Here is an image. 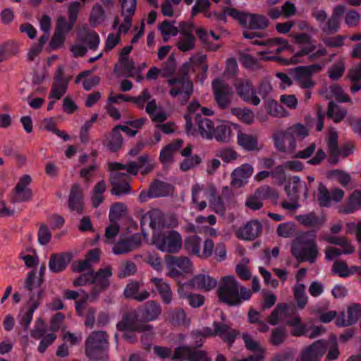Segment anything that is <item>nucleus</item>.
Returning <instances> with one entry per match:
<instances>
[{"mask_svg": "<svg viewBox=\"0 0 361 361\" xmlns=\"http://www.w3.org/2000/svg\"><path fill=\"white\" fill-rule=\"evenodd\" d=\"M165 262L167 276L172 279H177L192 270V262L186 257L168 255L165 257Z\"/></svg>", "mask_w": 361, "mask_h": 361, "instance_id": "11", "label": "nucleus"}, {"mask_svg": "<svg viewBox=\"0 0 361 361\" xmlns=\"http://www.w3.org/2000/svg\"><path fill=\"white\" fill-rule=\"evenodd\" d=\"M150 283L155 287L164 304H170L173 300V293L170 284L162 278L153 277Z\"/></svg>", "mask_w": 361, "mask_h": 361, "instance_id": "32", "label": "nucleus"}, {"mask_svg": "<svg viewBox=\"0 0 361 361\" xmlns=\"http://www.w3.org/2000/svg\"><path fill=\"white\" fill-rule=\"evenodd\" d=\"M202 239L197 235H190L185 240V248L192 254L199 256Z\"/></svg>", "mask_w": 361, "mask_h": 361, "instance_id": "56", "label": "nucleus"}, {"mask_svg": "<svg viewBox=\"0 0 361 361\" xmlns=\"http://www.w3.org/2000/svg\"><path fill=\"white\" fill-rule=\"evenodd\" d=\"M308 135L309 130L304 125L294 124L273 135L274 147L281 152L293 154L296 149V139H303Z\"/></svg>", "mask_w": 361, "mask_h": 361, "instance_id": "3", "label": "nucleus"}, {"mask_svg": "<svg viewBox=\"0 0 361 361\" xmlns=\"http://www.w3.org/2000/svg\"><path fill=\"white\" fill-rule=\"evenodd\" d=\"M162 311L160 304L154 300H149L145 303L142 312V316L146 321H154L161 314Z\"/></svg>", "mask_w": 361, "mask_h": 361, "instance_id": "41", "label": "nucleus"}, {"mask_svg": "<svg viewBox=\"0 0 361 361\" xmlns=\"http://www.w3.org/2000/svg\"><path fill=\"white\" fill-rule=\"evenodd\" d=\"M361 209V191L354 190L340 205L338 211L340 214H350Z\"/></svg>", "mask_w": 361, "mask_h": 361, "instance_id": "28", "label": "nucleus"}, {"mask_svg": "<svg viewBox=\"0 0 361 361\" xmlns=\"http://www.w3.org/2000/svg\"><path fill=\"white\" fill-rule=\"evenodd\" d=\"M171 360H182L187 361L211 360L206 351L197 350L195 347L180 345L175 348Z\"/></svg>", "mask_w": 361, "mask_h": 361, "instance_id": "15", "label": "nucleus"}, {"mask_svg": "<svg viewBox=\"0 0 361 361\" xmlns=\"http://www.w3.org/2000/svg\"><path fill=\"white\" fill-rule=\"evenodd\" d=\"M169 94L181 104H185L193 93V84L185 76L172 78L168 80Z\"/></svg>", "mask_w": 361, "mask_h": 361, "instance_id": "9", "label": "nucleus"}, {"mask_svg": "<svg viewBox=\"0 0 361 361\" xmlns=\"http://www.w3.org/2000/svg\"><path fill=\"white\" fill-rule=\"evenodd\" d=\"M44 266L42 264L39 269L29 271L25 280V288L31 292L41 287L44 281Z\"/></svg>", "mask_w": 361, "mask_h": 361, "instance_id": "29", "label": "nucleus"}, {"mask_svg": "<svg viewBox=\"0 0 361 361\" xmlns=\"http://www.w3.org/2000/svg\"><path fill=\"white\" fill-rule=\"evenodd\" d=\"M255 195L261 200L264 199H278L279 195L275 190L272 189L270 186L264 185L258 188L255 192Z\"/></svg>", "mask_w": 361, "mask_h": 361, "instance_id": "63", "label": "nucleus"}, {"mask_svg": "<svg viewBox=\"0 0 361 361\" xmlns=\"http://www.w3.org/2000/svg\"><path fill=\"white\" fill-rule=\"evenodd\" d=\"M192 200L197 204L200 211L204 210L207 207L204 199H212L216 195L217 190L214 185L210 183L204 185L200 183H195L192 186Z\"/></svg>", "mask_w": 361, "mask_h": 361, "instance_id": "13", "label": "nucleus"}, {"mask_svg": "<svg viewBox=\"0 0 361 361\" xmlns=\"http://www.w3.org/2000/svg\"><path fill=\"white\" fill-rule=\"evenodd\" d=\"M70 262V258L66 255H54L50 257L49 266L51 271L59 272L64 270Z\"/></svg>", "mask_w": 361, "mask_h": 361, "instance_id": "45", "label": "nucleus"}, {"mask_svg": "<svg viewBox=\"0 0 361 361\" xmlns=\"http://www.w3.org/2000/svg\"><path fill=\"white\" fill-rule=\"evenodd\" d=\"M243 339L244 341L245 347L250 351L256 352L257 353L264 354V349L261 346L259 341H255L249 334H243Z\"/></svg>", "mask_w": 361, "mask_h": 361, "instance_id": "64", "label": "nucleus"}, {"mask_svg": "<svg viewBox=\"0 0 361 361\" xmlns=\"http://www.w3.org/2000/svg\"><path fill=\"white\" fill-rule=\"evenodd\" d=\"M109 336L104 331L92 332L85 341V353L91 361L109 358Z\"/></svg>", "mask_w": 361, "mask_h": 361, "instance_id": "6", "label": "nucleus"}, {"mask_svg": "<svg viewBox=\"0 0 361 361\" xmlns=\"http://www.w3.org/2000/svg\"><path fill=\"white\" fill-rule=\"evenodd\" d=\"M82 189L79 183H74L71 189L68 205L72 211L78 213L83 209Z\"/></svg>", "mask_w": 361, "mask_h": 361, "instance_id": "33", "label": "nucleus"}, {"mask_svg": "<svg viewBox=\"0 0 361 361\" xmlns=\"http://www.w3.org/2000/svg\"><path fill=\"white\" fill-rule=\"evenodd\" d=\"M187 24L184 22L180 23V36L177 42L178 48L183 52L192 50L195 47V39L194 35L188 30Z\"/></svg>", "mask_w": 361, "mask_h": 361, "instance_id": "30", "label": "nucleus"}, {"mask_svg": "<svg viewBox=\"0 0 361 361\" xmlns=\"http://www.w3.org/2000/svg\"><path fill=\"white\" fill-rule=\"evenodd\" d=\"M111 171L110 183L113 185L111 190L112 195L120 196L130 192L129 184L130 175L135 176L138 172V166L133 162L122 164L117 162L111 163L109 166Z\"/></svg>", "mask_w": 361, "mask_h": 361, "instance_id": "2", "label": "nucleus"}, {"mask_svg": "<svg viewBox=\"0 0 361 361\" xmlns=\"http://www.w3.org/2000/svg\"><path fill=\"white\" fill-rule=\"evenodd\" d=\"M286 336V329L283 327H277L272 330L269 341L274 345H279L284 342Z\"/></svg>", "mask_w": 361, "mask_h": 361, "instance_id": "62", "label": "nucleus"}, {"mask_svg": "<svg viewBox=\"0 0 361 361\" xmlns=\"http://www.w3.org/2000/svg\"><path fill=\"white\" fill-rule=\"evenodd\" d=\"M152 240L157 249L171 254L178 252L183 245L181 235L174 230L165 233L156 232L152 235Z\"/></svg>", "mask_w": 361, "mask_h": 361, "instance_id": "7", "label": "nucleus"}, {"mask_svg": "<svg viewBox=\"0 0 361 361\" xmlns=\"http://www.w3.org/2000/svg\"><path fill=\"white\" fill-rule=\"evenodd\" d=\"M185 118L186 120L185 131L188 135L194 136L197 133H199L204 139H213L214 123L211 119L202 117V116H197L195 117L197 124L196 129L192 127L191 119L188 115H185Z\"/></svg>", "mask_w": 361, "mask_h": 361, "instance_id": "10", "label": "nucleus"}, {"mask_svg": "<svg viewBox=\"0 0 361 361\" xmlns=\"http://www.w3.org/2000/svg\"><path fill=\"white\" fill-rule=\"evenodd\" d=\"M111 275L112 271L110 267L99 269L95 274L92 272V283L94 286L90 294L82 291V297L79 300L75 301V309L79 315L83 314V310L87 301L94 302L97 300L100 293L109 287Z\"/></svg>", "mask_w": 361, "mask_h": 361, "instance_id": "5", "label": "nucleus"}, {"mask_svg": "<svg viewBox=\"0 0 361 361\" xmlns=\"http://www.w3.org/2000/svg\"><path fill=\"white\" fill-rule=\"evenodd\" d=\"M174 24V21L164 20L159 25V30L165 42L168 41L171 36H176L178 35V28Z\"/></svg>", "mask_w": 361, "mask_h": 361, "instance_id": "51", "label": "nucleus"}, {"mask_svg": "<svg viewBox=\"0 0 361 361\" xmlns=\"http://www.w3.org/2000/svg\"><path fill=\"white\" fill-rule=\"evenodd\" d=\"M214 99L221 109L228 108L231 103V97L233 95L232 88L228 84L224 82L220 79H215L212 83Z\"/></svg>", "mask_w": 361, "mask_h": 361, "instance_id": "14", "label": "nucleus"}, {"mask_svg": "<svg viewBox=\"0 0 361 361\" xmlns=\"http://www.w3.org/2000/svg\"><path fill=\"white\" fill-rule=\"evenodd\" d=\"M347 111L345 109H342L336 104L334 102H330L327 111V116L334 120V122L338 123L342 121L346 116Z\"/></svg>", "mask_w": 361, "mask_h": 361, "instance_id": "53", "label": "nucleus"}, {"mask_svg": "<svg viewBox=\"0 0 361 361\" xmlns=\"http://www.w3.org/2000/svg\"><path fill=\"white\" fill-rule=\"evenodd\" d=\"M332 271L340 277L345 278L353 275L351 267H348L344 261H336L332 267Z\"/></svg>", "mask_w": 361, "mask_h": 361, "instance_id": "60", "label": "nucleus"}, {"mask_svg": "<svg viewBox=\"0 0 361 361\" xmlns=\"http://www.w3.org/2000/svg\"><path fill=\"white\" fill-rule=\"evenodd\" d=\"M183 143L182 140L178 139L164 146L160 152V161L164 165L171 164L173 161V154L181 148Z\"/></svg>", "mask_w": 361, "mask_h": 361, "instance_id": "35", "label": "nucleus"}, {"mask_svg": "<svg viewBox=\"0 0 361 361\" xmlns=\"http://www.w3.org/2000/svg\"><path fill=\"white\" fill-rule=\"evenodd\" d=\"M327 348L328 345L326 341H316L301 350L297 361H320L327 350Z\"/></svg>", "mask_w": 361, "mask_h": 361, "instance_id": "17", "label": "nucleus"}, {"mask_svg": "<svg viewBox=\"0 0 361 361\" xmlns=\"http://www.w3.org/2000/svg\"><path fill=\"white\" fill-rule=\"evenodd\" d=\"M141 245V240L139 237L132 235L126 239L119 240L112 248V252L115 255H123L133 251L139 247Z\"/></svg>", "mask_w": 361, "mask_h": 361, "instance_id": "31", "label": "nucleus"}, {"mask_svg": "<svg viewBox=\"0 0 361 361\" xmlns=\"http://www.w3.org/2000/svg\"><path fill=\"white\" fill-rule=\"evenodd\" d=\"M140 283L137 281L129 283L125 290L124 295L128 298H133L137 301L142 302L147 300L149 297V293L144 290L139 292Z\"/></svg>", "mask_w": 361, "mask_h": 361, "instance_id": "38", "label": "nucleus"}, {"mask_svg": "<svg viewBox=\"0 0 361 361\" xmlns=\"http://www.w3.org/2000/svg\"><path fill=\"white\" fill-rule=\"evenodd\" d=\"M238 95L245 102L257 106L260 103V99L256 94V90L253 85L248 81L238 79L234 83Z\"/></svg>", "mask_w": 361, "mask_h": 361, "instance_id": "18", "label": "nucleus"}, {"mask_svg": "<svg viewBox=\"0 0 361 361\" xmlns=\"http://www.w3.org/2000/svg\"><path fill=\"white\" fill-rule=\"evenodd\" d=\"M345 11V5H336L332 11L330 18L326 20L323 31L326 33L336 32L340 29L341 20Z\"/></svg>", "mask_w": 361, "mask_h": 361, "instance_id": "27", "label": "nucleus"}, {"mask_svg": "<svg viewBox=\"0 0 361 361\" xmlns=\"http://www.w3.org/2000/svg\"><path fill=\"white\" fill-rule=\"evenodd\" d=\"M237 142L243 149L247 151L259 149L257 136L245 133L240 130L238 132Z\"/></svg>", "mask_w": 361, "mask_h": 361, "instance_id": "39", "label": "nucleus"}, {"mask_svg": "<svg viewBox=\"0 0 361 361\" xmlns=\"http://www.w3.org/2000/svg\"><path fill=\"white\" fill-rule=\"evenodd\" d=\"M121 4L123 23L119 26V32L126 33L132 25V18L137 7V0H121Z\"/></svg>", "mask_w": 361, "mask_h": 361, "instance_id": "24", "label": "nucleus"}, {"mask_svg": "<svg viewBox=\"0 0 361 361\" xmlns=\"http://www.w3.org/2000/svg\"><path fill=\"white\" fill-rule=\"evenodd\" d=\"M349 80L353 83L350 90L353 92H356L361 90V62L352 68L347 75Z\"/></svg>", "mask_w": 361, "mask_h": 361, "instance_id": "47", "label": "nucleus"}, {"mask_svg": "<svg viewBox=\"0 0 361 361\" xmlns=\"http://www.w3.org/2000/svg\"><path fill=\"white\" fill-rule=\"evenodd\" d=\"M269 49L266 53H281L288 47V42L281 37L269 39Z\"/></svg>", "mask_w": 361, "mask_h": 361, "instance_id": "55", "label": "nucleus"}, {"mask_svg": "<svg viewBox=\"0 0 361 361\" xmlns=\"http://www.w3.org/2000/svg\"><path fill=\"white\" fill-rule=\"evenodd\" d=\"M217 293L220 301L230 306L239 305L252 296L251 290L245 286H240L233 276L222 278Z\"/></svg>", "mask_w": 361, "mask_h": 361, "instance_id": "1", "label": "nucleus"}, {"mask_svg": "<svg viewBox=\"0 0 361 361\" xmlns=\"http://www.w3.org/2000/svg\"><path fill=\"white\" fill-rule=\"evenodd\" d=\"M231 113L237 116V118L241 121L247 123L251 124L254 122L255 115L252 110L245 108L241 109L239 107H235L231 109Z\"/></svg>", "mask_w": 361, "mask_h": 361, "instance_id": "54", "label": "nucleus"}, {"mask_svg": "<svg viewBox=\"0 0 361 361\" xmlns=\"http://www.w3.org/2000/svg\"><path fill=\"white\" fill-rule=\"evenodd\" d=\"M338 134L335 129H331L329 132L328 137V151L330 154L329 162L331 164H336L338 162V156L339 150L338 147Z\"/></svg>", "mask_w": 361, "mask_h": 361, "instance_id": "42", "label": "nucleus"}, {"mask_svg": "<svg viewBox=\"0 0 361 361\" xmlns=\"http://www.w3.org/2000/svg\"><path fill=\"white\" fill-rule=\"evenodd\" d=\"M291 254L299 262L314 263L318 257L315 234L305 232L296 237L291 245Z\"/></svg>", "mask_w": 361, "mask_h": 361, "instance_id": "4", "label": "nucleus"}, {"mask_svg": "<svg viewBox=\"0 0 361 361\" xmlns=\"http://www.w3.org/2000/svg\"><path fill=\"white\" fill-rule=\"evenodd\" d=\"M262 231V226L258 220H251L243 226L239 228L235 235L238 238L251 241L259 237Z\"/></svg>", "mask_w": 361, "mask_h": 361, "instance_id": "23", "label": "nucleus"}, {"mask_svg": "<svg viewBox=\"0 0 361 361\" xmlns=\"http://www.w3.org/2000/svg\"><path fill=\"white\" fill-rule=\"evenodd\" d=\"M214 330L211 332L212 335H218L221 339L228 343L231 345L235 341L238 334L237 331L231 329L229 326L226 324H221L219 322L213 323Z\"/></svg>", "mask_w": 361, "mask_h": 361, "instance_id": "34", "label": "nucleus"}, {"mask_svg": "<svg viewBox=\"0 0 361 361\" xmlns=\"http://www.w3.org/2000/svg\"><path fill=\"white\" fill-rule=\"evenodd\" d=\"M196 34L201 42L207 47L208 49L212 51H216L219 46L215 44H212L210 41V35L207 32V31L203 27H198L196 30Z\"/></svg>", "mask_w": 361, "mask_h": 361, "instance_id": "59", "label": "nucleus"}, {"mask_svg": "<svg viewBox=\"0 0 361 361\" xmlns=\"http://www.w3.org/2000/svg\"><path fill=\"white\" fill-rule=\"evenodd\" d=\"M268 26V20L262 15L247 14V26L252 30L264 29Z\"/></svg>", "mask_w": 361, "mask_h": 361, "instance_id": "48", "label": "nucleus"}, {"mask_svg": "<svg viewBox=\"0 0 361 361\" xmlns=\"http://www.w3.org/2000/svg\"><path fill=\"white\" fill-rule=\"evenodd\" d=\"M264 106L268 114L273 117L283 118L289 115L287 110L276 100L270 99L266 100L264 102Z\"/></svg>", "mask_w": 361, "mask_h": 361, "instance_id": "44", "label": "nucleus"}, {"mask_svg": "<svg viewBox=\"0 0 361 361\" xmlns=\"http://www.w3.org/2000/svg\"><path fill=\"white\" fill-rule=\"evenodd\" d=\"M146 112L149 115L152 121L162 123L167 119L166 114L159 107L154 99L149 101L146 106Z\"/></svg>", "mask_w": 361, "mask_h": 361, "instance_id": "43", "label": "nucleus"}, {"mask_svg": "<svg viewBox=\"0 0 361 361\" xmlns=\"http://www.w3.org/2000/svg\"><path fill=\"white\" fill-rule=\"evenodd\" d=\"M329 177L336 180L343 187H346L351 181L350 176L341 170H333L329 173Z\"/></svg>", "mask_w": 361, "mask_h": 361, "instance_id": "61", "label": "nucleus"}, {"mask_svg": "<svg viewBox=\"0 0 361 361\" xmlns=\"http://www.w3.org/2000/svg\"><path fill=\"white\" fill-rule=\"evenodd\" d=\"M293 290L298 307L301 310L303 309L308 301V297L305 293V286L298 283L294 286Z\"/></svg>", "mask_w": 361, "mask_h": 361, "instance_id": "50", "label": "nucleus"}, {"mask_svg": "<svg viewBox=\"0 0 361 361\" xmlns=\"http://www.w3.org/2000/svg\"><path fill=\"white\" fill-rule=\"evenodd\" d=\"M68 84V80L63 78V68L59 66L56 69L54 81L49 96L50 102L47 106L48 110L52 109L56 102L59 100L66 94Z\"/></svg>", "mask_w": 361, "mask_h": 361, "instance_id": "12", "label": "nucleus"}, {"mask_svg": "<svg viewBox=\"0 0 361 361\" xmlns=\"http://www.w3.org/2000/svg\"><path fill=\"white\" fill-rule=\"evenodd\" d=\"M31 180L29 175H23L19 178L11 199L12 202H27L31 199L32 191L29 188Z\"/></svg>", "mask_w": 361, "mask_h": 361, "instance_id": "20", "label": "nucleus"}, {"mask_svg": "<svg viewBox=\"0 0 361 361\" xmlns=\"http://www.w3.org/2000/svg\"><path fill=\"white\" fill-rule=\"evenodd\" d=\"M152 197H158L167 195L171 190L170 185L163 181L155 180L150 185Z\"/></svg>", "mask_w": 361, "mask_h": 361, "instance_id": "52", "label": "nucleus"}, {"mask_svg": "<svg viewBox=\"0 0 361 361\" xmlns=\"http://www.w3.org/2000/svg\"><path fill=\"white\" fill-rule=\"evenodd\" d=\"M295 218L299 224L307 227L319 228L325 222L324 217H319L314 212L298 215Z\"/></svg>", "mask_w": 361, "mask_h": 361, "instance_id": "40", "label": "nucleus"}, {"mask_svg": "<svg viewBox=\"0 0 361 361\" xmlns=\"http://www.w3.org/2000/svg\"><path fill=\"white\" fill-rule=\"evenodd\" d=\"M285 191L289 198L299 199L302 194L305 199L308 196V190L306 183L302 181L299 177L293 176L285 186Z\"/></svg>", "mask_w": 361, "mask_h": 361, "instance_id": "25", "label": "nucleus"}, {"mask_svg": "<svg viewBox=\"0 0 361 361\" xmlns=\"http://www.w3.org/2000/svg\"><path fill=\"white\" fill-rule=\"evenodd\" d=\"M166 225L164 214L159 209H154L142 215L140 218V226L142 234L145 237L147 235L146 227L149 226L154 231H159Z\"/></svg>", "mask_w": 361, "mask_h": 361, "instance_id": "16", "label": "nucleus"}, {"mask_svg": "<svg viewBox=\"0 0 361 361\" xmlns=\"http://www.w3.org/2000/svg\"><path fill=\"white\" fill-rule=\"evenodd\" d=\"M105 144L111 152H117L121 148L123 137L119 132V126L114 128L109 137L106 140Z\"/></svg>", "mask_w": 361, "mask_h": 361, "instance_id": "46", "label": "nucleus"}, {"mask_svg": "<svg viewBox=\"0 0 361 361\" xmlns=\"http://www.w3.org/2000/svg\"><path fill=\"white\" fill-rule=\"evenodd\" d=\"M287 308L288 306L286 304L277 305L275 310L271 312V314L269 317V323L271 325L278 324L281 320H283L286 313Z\"/></svg>", "mask_w": 361, "mask_h": 361, "instance_id": "57", "label": "nucleus"}, {"mask_svg": "<svg viewBox=\"0 0 361 361\" xmlns=\"http://www.w3.org/2000/svg\"><path fill=\"white\" fill-rule=\"evenodd\" d=\"M190 284L194 288L209 291L216 287L217 281L207 274H198L191 279Z\"/></svg>", "mask_w": 361, "mask_h": 361, "instance_id": "37", "label": "nucleus"}, {"mask_svg": "<svg viewBox=\"0 0 361 361\" xmlns=\"http://www.w3.org/2000/svg\"><path fill=\"white\" fill-rule=\"evenodd\" d=\"M292 75L295 83L302 89L310 90L315 85L312 76L302 66L293 68Z\"/></svg>", "mask_w": 361, "mask_h": 361, "instance_id": "36", "label": "nucleus"}, {"mask_svg": "<svg viewBox=\"0 0 361 361\" xmlns=\"http://www.w3.org/2000/svg\"><path fill=\"white\" fill-rule=\"evenodd\" d=\"M231 127L226 123H222L214 127L213 138L221 142H228L231 137Z\"/></svg>", "mask_w": 361, "mask_h": 361, "instance_id": "49", "label": "nucleus"}, {"mask_svg": "<svg viewBox=\"0 0 361 361\" xmlns=\"http://www.w3.org/2000/svg\"><path fill=\"white\" fill-rule=\"evenodd\" d=\"M72 30L71 24H68L65 17L58 19L56 27L49 47L51 49H57L63 47L66 35Z\"/></svg>", "mask_w": 361, "mask_h": 361, "instance_id": "19", "label": "nucleus"}, {"mask_svg": "<svg viewBox=\"0 0 361 361\" xmlns=\"http://www.w3.org/2000/svg\"><path fill=\"white\" fill-rule=\"evenodd\" d=\"M361 315V305L354 303L350 305L345 312H343L336 319V324L338 326H348L355 324Z\"/></svg>", "mask_w": 361, "mask_h": 361, "instance_id": "26", "label": "nucleus"}, {"mask_svg": "<svg viewBox=\"0 0 361 361\" xmlns=\"http://www.w3.org/2000/svg\"><path fill=\"white\" fill-rule=\"evenodd\" d=\"M216 156L221 158L224 162L228 164L238 159V153L230 147H222L216 150Z\"/></svg>", "mask_w": 361, "mask_h": 361, "instance_id": "58", "label": "nucleus"}, {"mask_svg": "<svg viewBox=\"0 0 361 361\" xmlns=\"http://www.w3.org/2000/svg\"><path fill=\"white\" fill-rule=\"evenodd\" d=\"M42 294V289L39 290L37 295H35V293H32L30 295V301L27 303V307L25 309H23L19 314L20 322L25 329H27L30 326L34 312L40 304V300Z\"/></svg>", "mask_w": 361, "mask_h": 361, "instance_id": "22", "label": "nucleus"}, {"mask_svg": "<svg viewBox=\"0 0 361 361\" xmlns=\"http://www.w3.org/2000/svg\"><path fill=\"white\" fill-rule=\"evenodd\" d=\"M118 331L137 330V332H142L141 341L145 343L148 337L152 338L153 335V326L140 322L138 319V314L136 310H130L123 315V320L116 325Z\"/></svg>", "mask_w": 361, "mask_h": 361, "instance_id": "8", "label": "nucleus"}, {"mask_svg": "<svg viewBox=\"0 0 361 361\" xmlns=\"http://www.w3.org/2000/svg\"><path fill=\"white\" fill-rule=\"evenodd\" d=\"M254 172L250 164H243L235 168L231 173V185L235 188H240L245 185Z\"/></svg>", "mask_w": 361, "mask_h": 361, "instance_id": "21", "label": "nucleus"}]
</instances>
